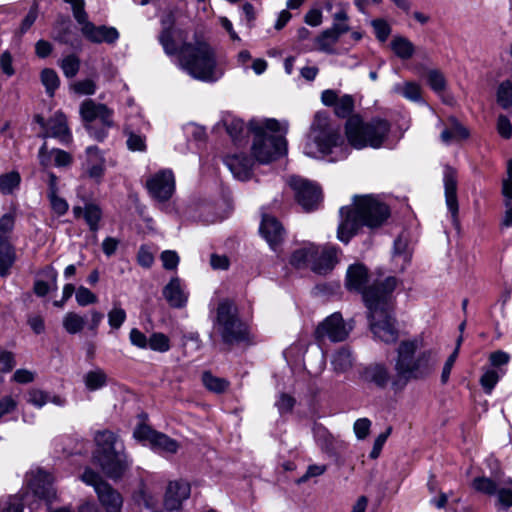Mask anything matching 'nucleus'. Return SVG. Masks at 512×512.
<instances>
[{"label": "nucleus", "mask_w": 512, "mask_h": 512, "mask_svg": "<svg viewBox=\"0 0 512 512\" xmlns=\"http://www.w3.org/2000/svg\"><path fill=\"white\" fill-rule=\"evenodd\" d=\"M436 360L429 350H424L419 338L403 340L396 349L394 358V390L403 389L412 380L427 378L435 369Z\"/></svg>", "instance_id": "f257e3e1"}, {"label": "nucleus", "mask_w": 512, "mask_h": 512, "mask_svg": "<svg viewBox=\"0 0 512 512\" xmlns=\"http://www.w3.org/2000/svg\"><path fill=\"white\" fill-rule=\"evenodd\" d=\"M341 222L338 226L337 238L348 243L359 228L367 226L376 228L381 226L389 217L388 206L378 198L365 195L354 196L350 206L340 209Z\"/></svg>", "instance_id": "f03ea898"}, {"label": "nucleus", "mask_w": 512, "mask_h": 512, "mask_svg": "<svg viewBox=\"0 0 512 512\" xmlns=\"http://www.w3.org/2000/svg\"><path fill=\"white\" fill-rule=\"evenodd\" d=\"M384 289L379 297L375 289L364 292V302L368 309L369 328L374 338L385 344H393L399 339L396 320L388 311L391 295L397 285V279L385 278Z\"/></svg>", "instance_id": "7ed1b4c3"}, {"label": "nucleus", "mask_w": 512, "mask_h": 512, "mask_svg": "<svg viewBox=\"0 0 512 512\" xmlns=\"http://www.w3.org/2000/svg\"><path fill=\"white\" fill-rule=\"evenodd\" d=\"M249 129L254 134L252 154L259 163H270L286 153L287 122L281 123L276 119H265L263 122L252 120Z\"/></svg>", "instance_id": "20e7f679"}, {"label": "nucleus", "mask_w": 512, "mask_h": 512, "mask_svg": "<svg viewBox=\"0 0 512 512\" xmlns=\"http://www.w3.org/2000/svg\"><path fill=\"white\" fill-rule=\"evenodd\" d=\"M178 66L201 81L214 82L221 75L216 69L214 52L205 42L184 43L180 49Z\"/></svg>", "instance_id": "39448f33"}, {"label": "nucleus", "mask_w": 512, "mask_h": 512, "mask_svg": "<svg viewBox=\"0 0 512 512\" xmlns=\"http://www.w3.org/2000/svg\"><path fill=\"white\" fill-rule=\"evenodd\" d=\"M343 144L340 126L332 122L326 113L317 112L304 146V154L317 158L332 153Z\"/></svg>", "instance_id": "423d86ee"}, {"label": "nucleus", "mask_w": 512, "mask_h": 512, "mask_svg": "<svg viewBox=\"0 0 512 512\" xmlns=\"http://www.w3.org/2000/svg\"><path fill=\"white\" fill-rule=\"evenodd\" d=\"M97 449L95 458L106 475L112 479L122 476L128 467L126 456L120 451L122 447L117 435L109 430L95 434Z\"/></svg>", "instance_id": "0eeeda50"}, {"label": "nucleus", "mask_w": 512, "mask_h": 512, "mask_svg": "<svg viewBox=\"0 0 512 512\" xmlns=\"http://www.w3.org/2000/svg\"><path fill=\"white\" fill-rule=\"evenodd\" d=\"M390 131L388 121L375 118L370 122H363L358 117H352L346 124V135L351 146L356 149L371 147L380 148Z\"/></svg>", "instance_id": "6e6552de"}, {"label": "nucleus", "mask_w": 512, "mask_h": 512, "mask_svg": "<svg viewBox=\"0 0 512 512\" xmlns=\"http://www.w3.org/2000/svg\"><path fill=\"white\" fill-rule=\"evenodd\" d=\"M213 329L227 345L239 344L248 340L247 326L239 318L234 303L227 299L218 304Z\"/></svg>", "instance_id": "1a4fd4ad"}, {"label": "nucleus", "mask_w": 512, "mask_h": 512, "mask_svg": "<svg viewBox=\"0 0 512 512\" xmlns=\"http://www.w3.org/2000/svg\"><path fill=\"white\" fill-rule=\"evenodd\" d=\"M82 120L89 134L98 141L104 140L107 129L114 125L113 111L105 104L97 103L92 99L84 100L79 109Z\"/></svg>", "instance_id": "9d476101"}, {"label": "nucleus", "mask_w": 512, "mask_h": 512, "mask_svg": "<svg viewBox=\"0 0 512 512\" xmlns=\"http://www.w3.org/2000/svg\"><path fill=\"white\" fill-rule=\"evenodd\" d=\"M133 436L139 441L146 442L153 450L160 453L175 454L179 448L176 440L145 424L139 425L134 430Z\"/></svg>", "instance_id": "9b49d317"}, {"label": "nucleus", "mask_w": 512, "mask_h": 512, "mask_svg": "<svg viewBox=\"0 0 512 512\" xmlns=\"http://www.w3.org/2000/svg\"><path fill=\"white\" fill-rule=\"evenodd\" d=\"M351 331L344 322L342 315L335 312L320 322L315 329V338L318 341L328 339L332 342L344 341Z\"/></svg>", "instance_id": "f8f14e48"}, {"label": "nucleus", "mask_w": 512, "mask_h": 512, "mask_svg": "<svg viewBox=\"0 0 512 512\" xmlns=\"http://www.w3.org/2000/svg\"><path fill=\"white\" fill-rule=\"evenodd\" d=\"M368 281V270L364 265L356 263L348 267L346 273V287L348 290L360 292L364 298V292L375 289V296L379 297L384 289L385 279L383 281L376 280L367 286Z\"/></svg>", "instance_id": "ddd939ff"}, {"label": "nucleus", "mask_w": 512, "mask_h": 512, "mask_svg": "<svg viewBox=\"0 0 512 512\" xmlns=\"http://www.w3.org/2000/svg\"><path fill=\"white\" fill-rule=\"evenodd\" d=\"M289 185L295 193L297 202L305 211L317 208L321 200V191L316 184L303 178L292 176L289 178Z\"/></svg>", "instance_id": "4468645a"}, {"label": "nucleus", "mask_w": 512, "mask_h": 512, "mask_svg": "<svg viewBox=\"0 0 512 512\" xmlns=\"http://www.w3.org/2000/svg\"><path fill=\"white\" fill-rule=\"evenodd\" d=\"M147 189L158 201H167L175 190V178L171 170L165 169L154 174L147 180Z\"/></svg>", "instance_id": "2eb2a0df"}, {"label": "nucleus", "mask_w": 512, "mask_h": 512, "mask_svg": "<svg viewBox=\"0 0 512 512\" xmlns=\"http://www.w3.org/2000/svg\"><path fill=\"white\" fill-rule=\"evenodd\" d=\"M83 37L95 44H114L119 39V32L115 27L100 25L96 26L91 21L80 27Z\"/></svg>", "instance_id": "dca6fc26"}, {"label": "nucleus", "mask_w": 512, "mask_h": 512, "mask_svg": "<svg viewBox=\"0 0 512 512\" xmlns=\"http://www.w3.org/2000/svg\"><path fill=\"white\" fill-rule=\"evenodd\" d=\"M29 487L35 496L51 503L56 498V491L52 486L50 474L43 470H38L31 475L28 481Z\"/></svg>", "instance_id": "f3484780"}, {"label": "nucleus", "mask_w": 512, "mask_h": 512, "mask_svg": "<svg viewBox=\"0 0 512 512\" xmlns=\"http://www.w3.org/2000/svg\"><path fill=\"white\" fill-rule=\"evenodd\" d=\"M338 262V249L334 246L318 247L317 254L312 258L311 270L325 275L333 270Z\"/></svg>", "instance_id": "a211bd4d"}, {"label": "nucleus", "mask_w": 512, "mask_h": 512, "mask_svg": "<svg viewBox=\"0 0 512 512\" xmlns=\"http://www.w3.org/2000/svg\"><path fill=\"white\" fill-rule=\"evenodd\" d=\"M44 137L56 138L64 145L72 141V134L68 127L67 118L62 111H56L48 120V127Z\"/></svg>", "instance_id": "6ab92c4d"}, {"label": "nucleus", "mask_w": 512, "mask_h": 512, "mask_svg": "<svg viewBox=\"0 0 512 512\" xmlns=\"http://www.w3.org/2000/svg\"><path fill=\"white\" fill-rule=\"evenodd\" d=\"M443 183L446 205L449 212L451 213L453 222H456L459 206L457 199V173L453 168H445Z\"/></svg>", "instance_id": "aec40b11"}, {"label": "nucleus", "mask_w": 512, "mask_h": 512, "mask_svg": "<svg viewBox=\"0 0 512 512\" xmlns=\"http://www.w3.org/2000/svg\"><path fill=\"white\" fill-rule=\"evenodd\" d=\"M190 485L184 481L170 482L165 494L164 505L168 511L178 510L190 496Z\"/></svg>", "instance_id": "412c9836"}, {"label": "nucleus", "mask_w": 512, "mask_h": 512, "mask_svg": "<svg viewBox=\"0 0 512 512\" xmlns=\"http://www.w3.org/2000/svg\"><path fill=\"white\" fill-rule=\"evenodd\" d=\"M260 233L270 247L275 249V247L283 240L284 228L275 217L263 215L260 225Z\"/></svg>", "instance_id": "4be33fe9"}, {"label": "nucleus", "mask_w": 512, "mask_h": 512, "mask_svg": "<svg viewBox=\"0 0 512 512\" xmlns=\"http://www.w3.org/2000/svg\"><path fill=\"white\" fill-rule=\"evenodd\" d=\"M86 161L83 164L84 172L92 179L99 180L105 170V159L96 146H89L86 149Z\"/></svg>", "instance_id": "5701e85b"}, {"label": "nucleus", "mask_w": 512, "mask_h": 512, "mask_svg": "<svg viewBox=\"0 0 512 512\" xmlns=\"http://www.w3.org/2000/svg\"><path fill=\"white\" fill-rule=\"evenodd\" d=\"M73 214L76 218L83 217L91 232L94 233L92 240L97 242L96 232L99 230V222L102 219L101 208L93 203L86 204L83 208L80 206L73 207Z\"/></svg>", "instance_id": "b1692460"}, {"label": "nucleus", "mask_w": 512, "mask_h": 512, "mask_svg": "<svg viewBox=\"0 0 512 512\" xmlns=\"http://www.w3.org/2000/svg\"><path fill=\"white\" fill-rule=\"evenodd\" d=\"M97 496L106 512H121L123 498L108 483L97 486Z\"/></svg>", "instance_id": "393cba45"}, {"label": "nucleus", "mask_w": 512, "mask_h": 512, "mask_svg": "<svg viewBox=\"0 0 512 512\" xmlns=\"http://www.w3.org/2000/svg\"><path fill=\"white\" fill-rule=\"evenodd\" d=\"M163 295L171 307L182 308L186 305L188 294L181 280L177 277L172 278L164 287Z\"/></svg>", "instance_id": "a878e982"}, {"label": "nucleus", "mask_w": 512, "mask_h": 512, "mask_svg": "<svg viewBox=\"0 0 512 512\" xmlns=\"http://www.w3.org/2000/svg\"><path fill=\"white\" fill-rule=\"evenodd\" d=\"M228 169L233 176L241 181H247L252 174V162L244 155H232L225 159Z\"/></svg>", "instance_id": "bb28decb"}, {"label": "nucleus", "mask_w": 512, "mask_h": 512, "mask_svg": "<svg viewBox=\"0 0 512 512\" xmlns=\"http://www.w3.org/2000/svg\"><path fill=\"white\" fill-rule=\"evenodd\" d=\"M469 137V131L455 117L447 120L445 128L440 134L441 141L449 145L453 142H459Z\"/></svg>", "instance_id": "cd10ccee"}, {"label": "nucleus", "mask_w": 512, "mask_h": 512, "mask_svg": "<svg viewBox=\"0 0 512 512\" xmlns=\"http://www.w3.org/2000/svg\"><path fill=\"white\" fill-rule=\"evenodd\" d=\"M362 378L364 381L373 383L375 386L383 389L390 382V373L384 364L375 363L364 369Z\"/></svg>", "instance_id": "c85d7f7f"}, {"label": "nucleus", "mask_w": 512, "mask_h": 512, "mask_svg": "<svg viewBox=\"0 0 512 512\" xmlns=\"http://www.w3.org/2000/svg\"><path fill=\"white\" fill-rule=\"evenodd\" d=\"M173 17L172 15H169L167 19L162 20V26L163 29L158 37L160 44L162 45L164 52L167 55H175L178 54V57L180 56V49L181 47H178L176 44L173 35Z\"/></svg>", "instance_id": "c756f323"}, {"label": "nucleus", "mask_w": 512, "mask_h": 512, "mask_svg": "<svg viewBox=\"0 0 512 512\" xmlns=\"http://www.w3.org/2000/svg\"><path fill=\"white\" fill-rule=\"evenodd\" d=\"M318 246L309 243L293 251L290 256V264L298 269L310 267L312 258L317 254Z\"/></svg>", "instance_id": "7c9ffc66"}, {"label": "nucleus", "mask_w": 512, "mask_h": 512, "mask_svg": "<svg viewBox=\"0 0 512 512\" xmlns=\"http://www.w3.org/2000/svg\"><path fill=\"white\" fill-rule=\"evenodd\" d=\"M17 260L16 249L11 242H0V277H7Z\"/></svg>", "instance_id": "2f4dec72"}, {"label": "nucleus", "mask_w": 512, "mask_h": 512, "mask_svg": "<svg viewBox=\"0 0 512 512\" xmlns=\"http://www.w3.org/2000/svg\"><path fill=\"white\" fill-rule=\"evenodd\" d=\"M337 11L332 15V30L340 34L341 36L350 30L349 16H348V3H338Z\"/></svg>", "instance_id": "473e14b6"}, {"label": "nucleus", "mask_w": 512, "mask_h": 512, "mask_svg": "<svg viewBox=\"0 0 512 512\" xmlns=\"http://www.w3.org/2000/svg\"><path fill=\"white\" fill-rule=\"evenodd\" d=\"M107 380L108 376L105 371L98 367L88 371L83 377L85 387L89 391H97L105 387Z\"/></svg>", "instance_id": "72a5a7b5"}, {"label": "nucleus", "mask_w": 512, "mask_h": 512, "mask_svg": "<svg viewBox=\"0 0 512 512\" xmlns=\"http://www.w3.org/2000/svg\"><path fill=\"white\" fill-rule=\"evenodd\" d=\"M411 252L408 248V242L402 236L398 237L394 241L393 248V260L396 265L399 266L400 270H403L405 266L410 262Z\"/></svg>", "instance_id": "f704fd0d"}, {"label": "nucleus", "mask_w": 512, "mask_h": 512, "mask_svg": "<svg viewBox=\"0 0 512 512\" xmlns=\"http://www.w3.org/2000/svg\"><path fill=\"white\" fill-rule=\"evenodd\" d=\"M390 47L394 54L402 60L410 59L415 52L413 43L402 36L394 37L390 42Z\"/></svg>", "instance_id": "c9c22d12"}, {"label": "nucleus", "mask_w": 512, "mask_h": 512, "mask_svg": "<svg viewBox=\"0 0 512 512\" xmlns=\"http://www.w3.org/2000/svg\"><path fill=\"white\" fill-rule=\"evenodd\" d=\"M353 356L349 349L341 348L332 357V366L337 373H345L353 366Z\"/></svg>", "instance_id": "e433bc0d"}, {"label": "nucleus", "mask_w": 512, "mask_h": 512, "mask_svg": "<svg viewBox=\"0 0 512 512\" xmlns=\"http://www.w3.org/2000/svg\"><path fill=\"white\" fill-rule=\"evenodd\" d=\"M340 34L328 28L324 30L316 39L315 43L318 50L325 53H332L334 51V45L338 42Z\"/></svg>", "instance_id": "4c0bfd02"}, {"label": "nucleus", "mask_w": 512, "mask_h": 512, "mask_svg": "<svg viewBox=\"0 0 512 512\" xmlns=\"http://www.w3.org/2000/svg\"><path fill=\"white\" fill-rule=\"evenodd\" d=\"M62 325L68 334L74 335L80 333L84 329L86 319L76 312H67L63 316Z\"/></svg>", "instance_id": "58836bf2"}, {"label": "nucleus", "mask_w": 512, "mask_h": 512, "mask_svg": "<svg viewBox=\"0 0 512 512\" xmlns=\"http://www.w3.org/2000/svg\"><path fill=\"white\" fill-rule=\"evenodd\" d=\"M21 176L17 171H11L0 175V193L3 195L12 194L19 188Z\"/></svg>", "instance_id": "ea45409f"}, {"label": "nucleus", "mask_w": 512, "mask_h": 512, "mask_svg": "<svg viewBox=\"0 0 512 512\" xmlns=\"http://www.w3.org/2000/svg\"><path fill=\"white\" fill-rule=\"evenodd\" d=\"M497 103L503 108L508 109L512 106V82L509 80L500 83L496 93Z\"/></svg>", "instance_id": "a19ab883"}, {"label": "nucleus", "mask_w": 512, "mask_h": 512, "mask_svg": "<svg viewBox=\"0 0 512 512\" xmlns=\"http://www.w3.org/2000/svg\"><path fill=\"white\" fill-rule=\"evenodd\" d=\"M503 374L504 371L502 369H487L484 371L480 378V384L486 393L490 394L492 392L493 388L496 386Z\"/></svg>", "instance_id": "79ce46f5"}, {"label": "nucleus", "mask_w": 512, "mask_h": 512, "mask_svg": "<svg viewBox=\"0 0 512 512\" xmlns=\"http://www.w3.org/2000/svg\"><path fill=\"white\" fill-rule=\"evenodd\" d=\"M59 66L67 78H73L80 69V59L75 54H70L60 60Z\"/></svg>", "instance_id": "37998d69"}, {"label": "nucleus", "mask_w": 512, "mask_h": 512, "mask_svg": "<svg viewBox=\"0 0 512 512\" xmlns=\"http://www.w3.org/2000/svg\"><path fill=\"white\" fill-rule=\"evenodd\" d=\"M202 382L208 390L215 393H222L228 387V382L225 379L215 377L210 372L203 373Z\"/></svg>", "instance_id": "c03bdc74"}, {"label": "nucleus", "mask_w": 512, "mask_h": 512, "mask_svg": "<svg viewBox=\"0 0 512 512\" xmlns=\"http://www.w3.org/2000/svg\"><path fill=\"white\" fill-rule=\"evenodd\" d=\"M148 348L156 352L165 353L170 350V340L165 334L154 332L149 337Z\"/></svg>", "instance_id": "a18cd8bd"}, {"label": "nucleus", "mask_w": 512, "mask_h": 512, "mask_svg": "<svg viewBox=\"0 0 512 512\" xmlns=\"http://www.w3.org/2000/svg\"><path fill=\"white\" fill-rule=\"evenodd\" d=\"M15 226V216L6 213L0 217V242H11V235Z\"/></svg>", "instance_id": "49530a36"}, {"label": "nucleus", "mask_w": 512, "mask_h": 512, "mask_svg": "<svg viewBox=\"0 0 512 512\" xmlns=\"http://www.w3.org/2000/svg\"><path fill=\"white\" fill-rule=\"evenodd\" d=\"M41 82L44 85L46 92L53 96L55 90L59 87L60 79L53 69H43L41 72Z\"/></svg>", "instance_id": "de8ad7c7"}, {"label": "nucleus", "mask_w": 512, "mask_h": 512, "mask_svg": "<svg viewBox=\"0 0 512 512\" xmlns=\"http://www.w3.org/2000/svg\"><path fill=\"white\" fill-rule=\"evenodd\" d=\"M66 3H69L72 8L73 16L76 22L83 27L85 23L89 22L88 14L85 11V1L84 0H64Z\"/></svg>", "instance_id": "09e8293b"}, {"label": "nucleus", "mask_w": 512, "mask_h": 512, "mask_svg": "<svg viewBox=\"0 0 512 512\" xmlns=\"http://www.w3.org/2000/svg\"><path fill=\"white\" fill-rule=\"evenodd\" d=\"M354 100L350 95H343L338 98L334 109L337 116L345 118L353 111Z\"/></svg>", "instance_id": "8fccbe9b"}, {"label": "nucleus", "mask_w": 512, "mask_h": 512, "mask_svg": "<svg viewBox=\"0 0 512 512\" xmlns=\"http://www.w3.org/2000/svg\"><path fill=\"white\" fill-rule=\"evenodd\" d=\"M395 91L411 101H419L421 99L420 86L414 82H406L403 87L396 86Z\"/></svg>", "instance_id": "3c124183"}, {"label": "nucleus", "mask_w": 512, "mask_h": 512, "mask_svg": "<svg viewBox=\"0 0 512 512\" xmlns=\"http://www.w3.org/2000/svg\"><path fill=\"white\" fill-rule=\"evenodd\" d=\"M107 317L109 326L114 330H118L125 322L127 316L123 308H121L120 306H114L108 312Z\"/></svg>", "instance_id": "603ef678"}, {"label": "nucleus", "mask_w": 512, "mask_h": 512, "mask_svg": "<svg viewBox=\"0 0 512 512\" xmlns=\"http://www.w3.org/2000/svg\"><path fill=\"white\" fill-rule=\"evenodd\" d=\"M70 88L78 95H93L96 92V83L92 79H83L71 84Z\"/></svg>", "instance_id": "864d4df0"}, {"label": "nucleus", "mask_w": 512, "mask_h": 512, "mask_svg": "<svg viewBox=\"0 0 512 512\" xmlns=\"http://www.w3.org/2000/svg\"><path fill=\"white\" fill-rule=\"evenodd\" d=\"M427 82L436 93L444 91L446 87V81L443 74L435 69L427 72Z\"/></svg>", "instance_id": "5fc2aeb1"}, {"label": "nucleus", "mask_w": 512, "mask_h": 512, "mask_svg": "<svg viewBox=\"0 0 512 512\" xmlns=\"http://www.w3.org/2000/svg\"><path fill=\"white\" fill-rule=\"evenodd\" d=\"M0 512H23L22 499L16 495L1 499Z\"/></svg>", "instance_id": "6e6d98bb"}, {"label": "nucleus", "mask_w": 512, "mask_h": 512, "mask_svg": "<svg viewBox=\"0 0 512 512\" xmlns=\"http://www.w3.org/2000/svg\"><path fill=\"white\" fill-rule=\"evenodd\" d=\"M472 485L475 490L488 495H493L497 492L496 483L486 477L475 478Z\"/></svg>", "instance_id": "4d7b16f0"}, {"label": "nucleus", "mask_w": 512, "mask_h": 512, "mask_svg": "<svg viewBox=\"0 0 512 512\" xmlns=\"http://www.w3.org/2000/svg\"><path fill=\"white\" fill-rule=\"evenodd\" d=\"M127 147L131 151L143 152L146 150V140L144 136L135 134L132 131H126Z\"/></svg>", "instance_id": "13d9d810"}, {"label": "nucleus", "mask_w": 512, "mask_h": 512, "mask_svg": "<svg viewBox=\"0 0 512 512\" xmlns=\"http://www.w3.org/2000/svg\"><path fill=\"white\" fill-rule=\"evenodd\" d=\"M75 298L80 306H87L97 302V296L84 286H80L77 289Z\"/></svg>", "instance_id": "bf43d9fd"}, {"label": "nucleus", "mask_w": 512, "mask_h": 512, "mask_svg": "<svg viewBox=\"0 0 512 512\" xmlns=\"http://www.w3.org/2000/svg\"><path fill=\"white\" fill-rule=\"evenodd\" d=\"M496 129L498 134L504 139L512 137V124L510 119L505 115H499L497 118Z\"/></svg>", "instance_id": "052dcab7"}, {"label": "nucleus", "mask_w": 512, "mask_h": 512, "mask_svg": "<svg viewBox=\"0 0 512 512\" xmlns=\"http://www.w3.org/2000/svg\"><path fill=\"white\" fill-rule=\"evenodd\" d=\"M47 197L50 201L52 210L58 216H62L68 211L69 205L64 198L60 197L58 194L47 195Z\"/></svg>", "instance_id": "680f3d73"}, {"label": "nucleus", "mask_w": 512, "mask_h": 512, "mask_svg": "<svg viewBox=\"0 0 512 512\" xmlns=\"http://www.w3.org/2000/svg\"><path fill=\"white\" fill-rule=\"evenodd\" d=\"M32 405L41 408L49 401V395L39 389H31L28 392V400Z\"/></svg>", "instance_id": "e2e57ef3"}, {"label": "nucleus", "mask_w": 512, "mask_h": 512, "mask_svg": "<svg viewBox=\"0 0 512 512\" xmlns=\"http://www.w3.org/2000/svg\"><path fill=\"white\" fill-rule=\"evenodd\" d=\"M129 340L133 346L140 349L148 348L149 338L137 328H132L129 333Z\"/></svg>", "instance_id": "0e129e2a"}, {"label": "nucleus", "mask_w": 512, "mask_h": 512, "mask_svg": "<svg viewBox=\"0 0 512 512\" xmlns=\"http://www.w3.org/2000/svg\"><path fill=\"white\" fill-rule=\"evenodd\" d=\"M53 164L56 167H67L72 163V156L70 153L61 149H52Z\"/></svg>", "instance_id": "69168bd1"}, {"label": "nucleus", "mask_w": 512, "mask_h": 512, "mask_svg": "<svg viewBox=\"0 0 512 512\" xmlns=\"http://www.w3.org/2000/svg\"><path fill=\"white\" fill-rule=\"evenodd\" d=\"M226 129L231 138L234 141H237L240 139V136L244 131V124L239 119H232L226 122Z\"/></svg>", "instance_id": "338daca9"}, {"label": "nucleus", "mask_w": 512, "mask_h": 512, "mask_svg": "<svg viewBox=\"0 0 512 512\" xmlns=\"http://www.w3.org/2000/svg\"><path fill=\"white\" fill-rule=\"evenodd\" d=\"M372 25L375 30L376 37L381 42L386 41L391 32L390 26L384 20L380 19L374 20Z\"/></svg>", "instance_id": "774afa93"}]
</instances>
